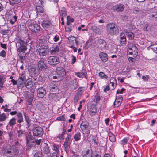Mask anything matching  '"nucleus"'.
Segmentation results:
<instances>
[{"label":"nucleus","instance_id":"1","mask_svg":"<svg viewBox=\"0 0 157 157\" xmlns=\"http://www.w3.org/2000/svg\"><path fill=\"white\" fill-rule=\"evenodd\" d=\"M107 30L108 33L111 35H116L119 33V29L117 26L113 23L107 25Z\"/></svg>","mask_w":157,"mask_h":157},{"label":"nucleus","instance_id":"2","mask_svg":"<svg viewBox=\"0 0 157 157\" xmlns=\"http://www.w3.org/2000/svg\"><path fill=\"white\" fill-rule=\"evenodd\" d=\"M29 29L33 32L36 33L40 30V27L39 24L33 20H30L27 23Z\"/></svg>","mask_w":157,"mask_h":157},{"label":"nucleus","instance_id":"3","mask_svg":"<svg viewBox=\"0 0 157 157\" xmlns=\"http://www.w3.org/2000/svg\"><path fill=\"white\" fill-rule=\"evenodd\" d=\"M72 141L71 135L70 134H67V137L65 139L63 144L64 149L67 153L68 152L69 148V146L71 144Z\"/></svg>","mask_w":157,"mask_h":157},{"label":"nucleus","instance_id":"4","mask_svg":"<svg viewBox=\"0 0 157 157\" xmlns=\"http://www.w3.org/2000/svg\"><path fill=\"white\" fill-rule=\"evenodd\" d=\"M39 55L41 56L47 55L49 52V49L47 45H43L40 46L38 50Z\"/></svg>","mask_w":157,"mask_h":157},{"label":"nucleus","instance_id":"5","mask_svg":"<svg viewBox=\"0 0 157 157\" xmlns=\"http://www.w3.org/2000/svg\"><path fill=\"white\" fill-rule=\"evenodd\" d=\"M17 152L16 149H7L4 151V154L8 157H12L17 155Z\"/></svg>","mask_w":157,"mask_h":157},{"label":"nucleus","instance_id":"6","mask_svg":"<svg viewBox=\"0 0 157 157\" xmlns=\"http://www.w3.org/2000/svg\"><path fill=\"white\" fill-rule=\"evenodd\" d=\"M48 63L51 65L55 66L59 63V58L55 56H51L48 59Z\"/></svg>","mask_w":157,"mask_h":157},{"label":"nucleus","instance_id":"7","mask_svg":"<svg viewBox=\"0 0 157 157\" xmlns=\"http://www.w3.org/2000/svg\"><path fill=\"white\" fill-rule=\"evenodd\" d=\"M95 43L97 44L98 47L101 50L106 49L108 47L107 44L106 42L103 40L100 39L95 41Z\"/></svg>","mask_w":157,"mask_h":157},{"label":"nucleus","instance_id":"8","mask_svg":"<svg viewBox=\"0 0 157 157\" xmlns=\"http://www.w3.org/2000/svg\"><path fill=\"white\" fill-rule=\"evenodd\" d=\"M33 132L34 136L38 137L41 136L43 134V128L40 126L34 128Z\"/></svg>","mask_w":157,"mask_h":157},{"label":"nucleus","instance_id":"9","mask_svg":"<svg viewBox=\"0 0 157 157\" xmlns=\"http://www.w3.org/2000/svg\"><path fill=\"white\" fill-rule=\"evenodd\" d=\"M36 12L40 15L43 16L41 17L42 19H44L48 17V16L45 14L44 12V8L41 6H36Z\"/></svg>","mask_w":157,"mask_h":157},{"label":"nucleus","instance_id":"10","mask_svg":"<svg viewBox=\"0 0 157 157\" xmlns=\"http://www.w3.org/2000/svg\"><path fill=\"white\" fill-rule=\"evenodd\" d=\"M36 91L37 96L40 98L43 97L46 94L45 89L43 87L37 89Z\"/></svg>","mask_w":157,"mask_h":157},{"label":"nucleus","instance_id":"11","mask_svg":"<svg viewBox=\"0 0 157 157\" xmlns=\"http://www.w3.org/2000/svg\"><path fill=\"white\" fill-rule=\"evenodd\" d=\"M88 127V123L86 121H83L80 125L81 130L84 132H87L89 131Z\"/></svg>","mask_w":157,"mask_h":157},{"label":"nucleus","instance_id":"12","mask_svg":"<svg viewBox=\"0 0 157 157\" xmlns=\"http://www.w3.org/2000/svg\"><path fill=\"white\" fill-rule=\"evenodd\" d=\"M26 140L27 144L30 147L32 146L33 143L35 142V141L33 140V136L30 134H28L26 135Z\"/></svg>","mask_w":157,"mask_h":157},{"label":"nucleus","instance_id":"13","mask_svg":"<svg viewBox=\"0 0 157 157\" xmlns=\"http://www.w3.org/2000/svg\"><path fill=\"white\" fill-rule=\"evenodd\" d=\"M37 66L38 69L40 70H44L47 68L46 65L44 63V61L42 60H40L38 62Z\"/></svg>","mask_w":157,"mask_h":157},{"label":"nucleus","instance_id":"14","mask_svg":"<svg viewBox=\"0 0 157 157\" xmlns=\"http://www.w3.org/2000/svg\"><path fill=\"white\" fill-rule=\"evenodd\" d=\"M52 38L53 40H52V38H51V36H50L48 39V42L50 43L53 44L55 42L58 41L59 40V37L58 35H52Z\"/></svg>","mask_w":157,"mask_h":157},{"label":"nucleus","instance_id":"15","mask_svg":"<svg viewBox=\"0 0 157 157\" xmlns=\"http://www.w3.org/2000/svg\"><path fill=\"white\" fill-rule=\"evenodd\" d=\"M56 71L57 74L60 76H63L66 74L64 69L61 67H57L56 69Z\"/></svg>","mask_w":157,"mask_h":157},{"label":"nucleus","instance_id":"16","mask_svg":"<svg viewBox=\"0 0 157 157\" xmlns=\"http://www.w3.org/2000/svg\"><path fill=\"white\" fill-rule=\"evenodd\" d=\"M42 26L43 28L47 29L49 28L52 25L51 22L47 20H44L42 23Z\"/></svg>","mask_w":157,"mask_h":157},{"label":"nucleus","instance_id":"17","mask_svg":"<svg viewBox=\"0 0 157 157\" xmlns=\"http://www.w3.org/2000/svg\"><path fill=\"white\" fill-rule=\"evenodd\" d=\"M92 151L88 149L87 150H84L82 152V155L83 157H92Z\"/></svg>","mask_w":157,"mask_h":157},{"label":"nucleus","instance_id":"18","mask_svg":"<svg viewBox=\"0 0 157 157\" xmlns=\"http://www.w3.org/2000/svg\"><path fill=\"white\" fill-rule=\"evenodd\" d=\"M99 56L102 61L105 62L108 60V56L106 53L103 52H100L99 54Z\"/></svg>","mask_w":157,"mask_h":157},{"label":"nucleus","instance_id":"19","mask_svg":"<svg viewBox=\"0 0 157 157\" xmlns=\"http://www.w3.org/2000/svg\"><path fill=\"white\" fill-rule=\"evenodd\" d=\"M55 82H52L50 86V90L51 92L56 91L58 89L57 85L55 84Z\"/></svg>","mask_w":157,"mask_h":157},{"label":"nucleus","instance_id":"20","mask_svg":"<svg viewBox=\"0 0 157 157\" xmlns=\"http://www.w3.org/2000/svg\"><path fill=\"white\" fill-rule=\"evenodd\" d=\"M124 8V6L123 4H117L113 6L114 10L117 12L122 11Z\"/></svg>","mask_w":157,"mask_h":157},{"label":"nucleus","instance_id":"21","mask_svg":"<svg viewBox=\"0 0 157 157\" xmlns=\"http://www.w3.org/2000/svg\"><path fill=\"white\" fill-rule=\"evenodd\" d=\"M26 44L25 41L21 37H17L16 39V47L20 45Z\"/></svg>","mask_w":157,"mask_h":157},{"label":"nucleus","instance_id":"22","mask_svg":"<svg viewBox=\"0 0 157 157\" xmlns=\"http://www.w3.org/2000/svg\"><path fill=\"white\" fill-rule=\"evenodd\" d=\"M59 48L57 46H54L50 49V53L52 55L57 54L59 51Z\"/></svg>","mask_w":157,"mask_h":157},{"label":"nucleus","instance_id":"23","mask_svg":"<svg viewBox=\"0 0 157 157\" xmlns=\"http://www.w3.org/2000/svg\"><path fill=\"white\" fill-rule=\"evenodd\" d=\"M129 50H131L133 52H135V54L136 53L138 52V49L136 46L134 44H129Z\"/></svg>","mask_w":157,"mask_h":157},{"label":"nucleus","instance_id":"24","mask_svg":"<svg viewBox=\"0 0 157 157\" xmlns=\"http://www.w3.org/2000/svg\"><path fill=\"white\" fill-rule=\"evenodd\" d=\"M33 96L31 94H27L26 96V104L29 105H31L33 101Z\"/></svg>","mask_w":157,"mask_h":157},{"label":"nucleus","instance_id":"25","mask_svg":"<svg viewBox=\"0 0 157 157\" xmlns=\"http://www.w3.org/2000/svg\"><path fill=\"white\" fill-rule=\"evenodd\" d=\"M26 44L20 45L17 47V51L18 52H24L27 49Z\"/></svg>","mask_w":157,"mask_h":157},{"label":"nucleus","instance_id":"26","mask_svg":"<svg viewBox=\"0 0 157 157\" xmlns=\"http://www.w3.org/2000/svg\"><path fill=\"white\" fill-rule=\"evenodd\" d=\"M57 95L56 93H50L48 95V98L50 100L56 101L57 99Z\"/></svg>","mask_w":157,"mask_h":157},{"label":"nucleus","instance_id":"27","mask_svg":"<svg viewBox=\"0 0 157 157\" xmlns=\"http://www.w3.org/2000/svg\"><path fill=\"white\" fill-rule=\"evenodd\" d=\"M122 99L123 98L121 96H120L118 98H117L114 102V105H116L117 107L119 106L121 104Z\"/></svg>","mask_w":157,"mask_h":157},{"label":"nucleus","instance_id":"28","mask_svg":"<svg viewBox=\"0 0 157 157\" xmlns=\"http://www.w3.org/2000/svg\"><path fill=\"white\" fill-rule=\"evenodd\" d=\"M6 81V78L3 75H0V89L3 87L4 83Z\"/></svg>","mask_w":157,"mask_h":157},{"label":"nucleus","instance_id":"29","mask_svg":"<svg viewBox=\"0 0 157 157\" xmlns=\"http://www.w3.org/2000/svg\"><path fill=\"white\" fill-rule=\"evenodd\" d=\"M17 122L19 123H21L23 121V116L21 113L20 112H19L17 113Z\"/></svg>","mask_w":157,"mask_h":157},{"label":"nucleus","instance_id":"30","mask_svg":"<svg viewBox=\"0 0 157 157\" xmlns=\"http://www.w3.org/2000/svg\"><path fill=\"white\" fill-rule=\"evenodd\" d=\"M16 123V119L15 118H12L10 119L8 123V125L11 127L12 128H13V126Z\"/></svg>","mask_w":157,"mask_h":157},{"label":"nucleus","instance_id":"31","mask_svg":"<svg viewBox=\"0 0 157 157\" xmlns=\"http://www.w3.org/2000/svg\"><path fill=\"white\" fill-rule=\"evenodd\" d=\"M148 26L149 24L146 21H144L143 22V24H142L141 27L144 31H147Z\"/></svg>","mask_w":157,"mask_h":157},{"label":"nucleus","instance_id":"32","mask_svg":"<svg viewBox=\"0 0 157 157\" xmlns=\"http://www.w3.org/2000/svg\"><path fill=\"white\" fill-rule=\"evenodd\" d=\"M52 146L53 150L55 152L54 153H57L59 154V146L56 144H52Z\"/></svg>","mask_w":157,"mask_h":157},{"label":"nucleus","instance_id":"33","mask_svg":"<svg viewBox=\"0 0 157 157\" xmlns=\"http://www.w3.org/2000/svg\"><path fill=\"white\" fill-rule=\"evenodd\" d=\"M81 134L80 132H78L75 134L74 136V138L75 141H77L81 139Z\"/></svg>","mask_w":157,"mask_h":157},{"label":"nucleus","instance_id":"34","mask_svg":"<svg viewBox=\"0 0 157 157\" xmlns=\"http://www.w3.org/2000/svg\"><path fill=\"white\" fill-rule=\"evenodd\" d=\"M149 17L152 20L157 21V12H153Z\"/></svg>","mask_w":157,"mask_h":157},{"label":"nucleus","instance_id":"35","mask_svg":"<svg viewBox=\"0 0 157 157\" xmlns=\"http://www.w3.org/2000/svg\"><path fill=\"white\" fill-rule=\"evenodd\" d=\"M44 78L42 76H40L38 78L37 82H36V83L39 85H42L44 83Z\"/></svg>","mask_w":157,"mask_h":157},{"label":"nucleus","instance_id":"36","mask_svg":"<svg viewBox=\"0 0 157 157\" xmlns=\"http://www.w3.org/2000/svg\"><path fill=\"white\" fill-rule=\"evenodd\" d=\"M109 137L110 141L114 142L116 141V139L115 136L112 133H109Z\"/></svg>","mask_w":157,"mask_h":157},{"label":"nucleus","instance_id":"37","mask_svg":"<svg viewBox=\"0 0 157 157\" xmlns=\"http://www.w3.org/2000/svg\"><path fill=\"white\" fill-rule=\"evenodd\" d=\"M17 134L18 137H23L24 135V131L21 129L17 130Z\"/></svg>","mask_w":157,"mask_h":157},{"label":"nucleus","instance_id":"38","mask_svg":"<svg viewBox=\"0 0 157 157\" xmlns=\"http://www.w3.org/2000/svg\"><path fill=\"white\" fill-rule=\"evenodd\" d=\"M7 118V117L6 114L2 113L0 114V122L5 121Z\"/></svg>","mask_w":157,"mask_h":157},{"label":"nucleus","instance_id":"39","mask_svg":"<svg viewBox=\"0 0 157 157\" xmlns=\"http://www.w3.org/2000/svg\"><path fill=\"white\" fill-rule=\"evenodd\" d=\"M17 83L20 87H23L25 85V80H22L21 78H18V80Z\"/></svg>","mask_w":157,"mask_h":157},{"label":"nucleus","instance_id":"40","mask_svg":"<svg viewBox=\"0 0 157 157\" xmlns=\"http://www.w3.org/2000/svg\"><path fill=\"white\" fill-rule=\"evenodd\" d=\"M25 85V87L28 89L31 88L33 85L32 82L31 80L27 81Z\"/></svg>","mask_w":157,"mask_h":157},{"label":"nucleus","instance_id":"41","mask_svg":"<svg viewBox=\"0 0 157 157\" xmlns=\"http://www.w3.org/2000/svg\"><path fill=\"white\" fill-rule=\"evenodd\" d=\"M126 35L128 37L130 40H132L134 37V35L132 32H126Z\"/></svg>","mask_w":157,"mask_h":157},{"label":"nucleus","instance_id":"42","mask_svg":"<svg viewBox=\"0 0 157 157\" xmlns=\"http://www.w3.org/2000/svg\"><path fill=\"white\" fill-rule=\"evenodd\" d=\"M80 72L83 77H85L86 78H87V73L85 69H82Z\"/></svg>","mask_w":157,"mask_h":157},{"label":"nucleus","instance_id":"43","mask_svg":"<svg viewBox=\"0 0 157 157\" xmlns=\"http://www.w3.org/2000/svg\"><path fill=\"white\" fill-rule=\"evenodd\" d=\"M60 15L63 17H66V12L65 8L64 7L62 8L60 11Z\"/></svg>","mask_w":157,"mask_h":157},{"label":"nucleus","instance_id":"44","mask_svg":"<svg viewBox=\"0 0 157 157\" xmlns=\"http://www.w3.org/2000/svg\"><path fill=\"white\" fill-rule=\"evenodd\" d=\"M24 116L25 119V121L28 124V125L29 126L30 124V121L29 118V116L26 115V113L24 112Z\"/></svg>","mask_w":157,"mask_h":157},{"label":"nucleus","instance_id":"45","mask_svg":"<svg viewBox=\"0 0 157 157\" xmlns=\"http://www.w3.org/2000/svg\"><path fill=\"white\" fill-rule=\"evenodd\" d=\"M98 75L100 77L103 79H107L108 78L107 76L102 72H100L98 74Z\"/></svg>","mask_w":157,"mask_h":157},{"label":"nucleus","instance_id":"46","mask_svg":"<svg viewBox=\"0 0 157 157\" xmlns=\"http://www.w3.org/2000/svg\"><path fill=\"white\" fill-rule=\"evenodd\" d=\"M91 29L94 32L96 33H98L99 31V29L95 25L92 26L91 27Z\"/></svg>","mask_w":157,"mask_h":157},{"label":"nucleus","instance_id":"47","mask_svg":"<svg viewBox=\"0 0 157 157\" xmlns=\"http://www.w3.org/2000/svg\"><path fill=\"white\" fill-rule=\"evenodd\" d=\"M43 150L44 153L46 154H48L50 152L49 147L48 146H45L44 147Z\"/></svg>","mask_w":157,"mask_h":157},{"label":"nucleus","instance_id":"48","mask_svg":"<svg viewBox=\"0 0 157 157\" xmlns=\"http://www.w3.org/2000/svg\"><path fill=\"white\" fill-rule=\"evenodd\" d=\"M129 138L128 137H126L123 139L121 141V144L123 145L126 144L127 141L129 140Z\"/></svg>","mask_w":157,"mask_h":157},{"label":"nucleus","instance_id":"49","mask_svg":"<svg viewBox=\"0 0 157 157\" xmlns=\"http://www.w3.org/2000/svg\"><path fill=\"white\" fill-rule=\"evenodd\" d=\"M57 120L60 121H65L66 119L64 115H63L61 116L58 117L56 119Z\"/></svg>","mask_w":157,"mask_h":157},{"label":"nucleus","instance_id":"50","mask_svg":"<svg viewBox=\"0 0 157 157\" xmlns=\"http://www.w3.org/2000/svg\"><path fill=\"white\" fill-rule=\"evenodd\" d=\"M11 4H17L20 2L21 0H9Z\"/></svg>","mask_w":157,"mask_h":157},{"label":"nucleus","instance_id":"51","mask_svg":"<svg viewBox=\"0 0 157 157\" xmlns=\"http://www.w3.org/2000/svg\"><path fill=\"white\" fill-rule=\"evenodd\" d=\"M67 26L65 27V31L66 32H69L71 30L72 27L71 26L69 25V24L68 22H67Z\"/></svg>","mask_w":157,"mask_h":157},{"label":"nucleus","instance_id":"52","mask_svg":"<svg viewBox=\"0 0 157 157\" xmlns=\"http://www.w3.org/2000/svg\"><path fill=\"white\" fill-rule=\"evenodd\" d=\"M17 19V17L16 16H14L10 20V22L12 24H13L16 21Z\"/></svg>","mask_w":157,"mask_h":157},{"label":"nucleus","instance_id":"53","mask_svg":"<svg viewBox=\"0 0 157 157\" xmlns=\"http://www.w3.org/2000/svg\"><path fill=\"white\" fill-rule=\"evenodd\" d=\"M110 84H111V86H110V90H113L115 88L116 85L113 82H110Z\"/></svg>","mask_w":157,"mask_h":157},{"label":"nucleus","instance_id":"54","mask_svg":"<svg viewBox=\"0 0 157 157\" xmlns=\"http://www.w3.org/2000/svg\"><path fill=\"white\" fill-rule=\"evenodd\" d=\"M90 111L92 113H95L97 112V109L95 107H92L90 109Z\"/></svg>","mask_w":157,"mask_h":157},{"label":"nucleus","instance_id":"55","mask_svg":"<svg viewBox=\"0 0 157 157\" xmlns=\"http://www.w3.org/2000/svg\"><path fill=\"white\" fill-rule=\"evenodd\" d=\"M120 40L126 39L125 35L123 33H120Z\"/></svg>","mask_w":157,"mask_h":157},{"label":"nucleus","instance_id":"56","mask_svg":"<svg viewBox=\"0 0 157 157\" xmlns=\"http://www.w3.org/2000/svg\"><path fill=\"white\" fill-rule=\"evenodd\" d=\"M79 99V97L78 95L75 96L74 98V102L76 104Z\"/></svg>","mask_w":157,"mask_h":157},{"label":"nucleus","instance_id":"57","mask_svg":"<svg viewBox=\"0 0 157 157\" xmlns=\"http://www.w3.org/2000/svg\"><path fill=\"white\" fill-rule=\"evenodd\" d=\"M6 56V52L3 50L0 52V56L4 57Z\"/></svg>","mask_w":157,"mask_h":157},{"label":"nucleus","instance_id":"58","mask_svg":"<svg viewBox=\"0 0 157 157\" xmlns=\"http://www.w3.org/2000/svg\"><path fill=\"white\" fill-rule=\"evenodd\" d=\"M126 43V39H121L120 40V44L122 45H125Z\"/></svg>","mask_w":157,"mask_h":157},{"label":"nucleus","instance_id":"59","mask_svg":"<svg viewBox=\"0 0 157 157\" xmlns=\"http://www.w3.org/2000/svg\"><path fill=\"white\" fill-rule=\"evenodd\" d=\"M34 157H42V154L40 152H36L34 155Z\"/></svg>","mask_w":157,"mask_h":157},{"label":"nucleus","instance_id":"60","mask_svg":"<svg viewBox=\"0 0 157 157\" xmlns=\"http://www.w3.org/2000/svg\"><path fill=\"white\" fill-rule=\"evenodd\" d=\"M142 78L144 81H147L149 78V76L148 75H146V76H143Z\"/></svg>","mask_w":157,"mask_h":157},{"label":"nucleus","instance_id":"61","mask_svg":"<svg viewBox=\"0 0 157 157\" xmlns=\"http://www.w3.org/2000/svg\"><path fill=\"white\" fill-rule=\"evenodd\" d=\"M0 45L1 47L2 48H3L5 49H7V46L6 44H3L2 43H0Z\"/></svg>","mask_w":157,"mask_h":157},{"label":"nucleus","instance_id":"62","mask_svg":"<svg viewBox=\"0 0 157 157\" xmlns=\"http://www.w3.org/2000/svg\"><path fill=\"white\" fill-rule=\"evenodd\" d=\"M75 75L77 76L78 77L80 78H83L82 76V75H81L80 72H75Z\"/></svg>","mask_w":157,"mask_h":157},{"label":"nucleus","instance_id":"63","mask_svg":"<svg viewBox=\"0 0 157 157\" xmlns=\"http://www.w3.org/2000/svg\"><path fill=\"white\" fill-rule=\"evenodd\" d=\"M110 90V87H109V86L108 85L103 90L104 92H106L107 91H109Z\"/></svg>","mask_w":157,"mask_h":157},{"label":"nucleus","instance_id":"64","mask_svg":"<svg viewBox=\"0 0 157 157\" xmlns=\"http://www.w3.org/2000/svg\"><path fill=\"white\" fill-rule=\"evenodd\" d=\"M8 134L9 135V137L11 139L12 137L13 134V131H10L8 132Z\"/></svg>","mask_w":157,"mask_h":157}]
</instances>
